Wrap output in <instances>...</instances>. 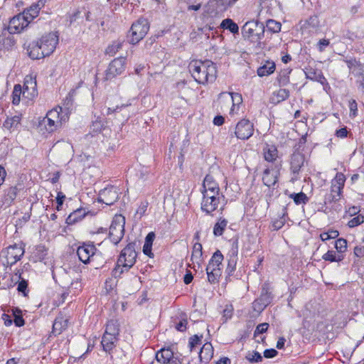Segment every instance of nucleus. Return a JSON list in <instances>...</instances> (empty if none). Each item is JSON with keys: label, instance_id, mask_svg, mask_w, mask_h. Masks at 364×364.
I'll list each match as a JSON object with an SVG mask.
<instances>
[{"label": "nucleus", "instance_id": "nucleus-1", "mask_svg": "<svg viewBox=\"0 0 364 364\" xmlns=\"http://www.w3.org/2000/svg\"><path fill=\"white\" fill-rule=\"evenodd\" d=\"M188 68L191 75L199 84L213 82L216 79L217 67L211 60H193Z\"/></svg>", "mask_w": 364, "mask_h": 364}, {"label": "nucleus", "instance_id": "nucleus-2", "mask_svg": "<svg viewBox=\"0 0 364 364\" xmlns=\"http://www.w3.org/2000/svg\"><path fill=\"white\" fill-rule=\"evenodd\" d=\"M244 40L251 43L260 46L261 41L264 37L265 27L262 23L258 21H250L246 22L241 29Z\"/></svg>", "mask_w": 364, "mask_h": 364}, {"label": "nucleus", "instance_id": "nucleus-3", "mask_svg": "<svg viewBox=\"0 0 364 364\" xmlns=\"http://www.w3.org/2000/svg\"><path fill=\"white\" fill-rule=\"evenodd\" d=\"M149 30V23L147 19L140 18L134 22L127 35L129 43L136 45L142 40Z\"/></svg>", "mask_w": 364, "mask_h": 364}, {"label": "nucleus", "instance_id": "nucleus-4", "mask_svg": "<svg viewBox=\"0 0 364 364\" xmlns=\"http://www.w3.org/2000/svg\"><path fill=\"white\" fill-rule=\"evenodd\" d=\"M24 252L25 250L23 243H15L9 245L5 249H3L1 252V256L6 259V261L3 262V264L6 266V267H11L21 259Z\"/></svg>", "mask_w": 364, "mask_h": 364}, {"label": "nucleus", "instance_id": "nucleus-5", "mask_svg": "<svg viewBox=\"0 0 364 364\" xmlns=\"http://www.w3.org/2000/svg\"><path fill=\"white\" fill-rule=\"evenodd\" d=\"M125 218L122 215H116L109 227V237L112 243L117 245L124 235Z\"/></svg>", "mask_w": 364, "mask_h": 364}, {"label": "nucleus", "instance_id": "nucleus-6", "mask_svg": "<svg viewBox=\"0 0 364 364\" xmlns=\"http://www.w3.org/2000/svg\"><path fill=\"white\" fill-rule=\"evenodd\" d=\"M229 242L230 244V249L226 255L228 265L225 269V273L227 274V277L232 276L236 269V265L238 259V237H232Z\"/></svg>", "mask_w": 364, "mask_h": 364}, {"label": "nucleus", "instance_id": "nucleus-7", "mask_svg": "<svg viewBox=\"0 0 364 364\" xmlns=\"http://www.w3.org/2000/svg\"><path fill=\"white\" fill-rule=\"evenodd\" d=\"M254 130V124L249 119L244 118L237 123L231 136H235L238 139L247 140L253 135Z\"/></svg>", "mask_w": 364, "mask_h": 364}, {"label": "nucleus", "instance_id": "nucleus-8", "mask_svg": "<svg viewBox=\"0 0 364 364\" xmlns=\"http://www.w3.org/2000/svg\"><path fill=\"white\" fill-rule=\"evenodd\" d=\"M126 58L123 57L114 58L109 64L105 72V80H112L118 75H122L125 70Z\"/></svg>", "mask_w": 364, "mask_h": 364}, {"label": "nucleus", "instance_id": "nucleus-9", "mask_svg": "<svg viewBox=\"0 0 364 364\" xmlns=\"http://www.w3.org/2000/svg\"><path fill=\"white\" fill-rule=\"evenodd\" d=\"M36 41L41 46V50L46 57L54 52L58 43V36L54 33H49L43 36Z\"/></svg>", "mask_w": 364, "mask_h": 364}, {"label": "nucleus", "instance_id": "nucleus-10", "mask_svg": "<svg viewBox=\"0 0 364 364\" xmlns=\"http://www.w3.org/2000/svg\"><path fill=\"white\" fill-rule=\"evenodd\" d=\"M136 243L129 242L120 252L117 259L118 263L127 264V267H133L136 262Z\"/></svg>", "mask_w": 364, "mask_h": 364}, {"label": "nucleus", "instance_id": "nucleus-11", "mask_svg": "<svg viewBox=\"0 0 364 364\" xmlns=\"http://www.w3.org/2000/svg\"><path fill=\"white\" fill-rule=\"evenodd\" d=\"M97 248L92 242H84L77 250V255L80 261L87 264L94 259Z\"/></svg>", "mask_w": 364, "mask_h": 364}, {"label": "nucleus", "instance_id": "nucleus-12", "mask_svg": "<svg viewBox=\"0 0 364 364\" xmlns=\"http://www.w3.org/2000/svg\"><path fill=\"white\" fill-rule=\"evenodd\" d=\"M119 199V189L114 186H107L100 191L97 201L107 205H112Z\"/></svg>", "mask_w": 364, "mask_h": 364}, {"label": "nucleus", "instance_id": "nucleus-13", "mask_svg": "<svg viewBox=\"0 0 364 364\" xmlns=\"http://www.w3.org/2000/svg\"><path fill=\"white\" fill-rule=\"evenodd\" d=\"M201 193L203 194L201 210L206 214L210 215L218 208L220 198L209 194L205 190L201 191Z\"/></svg>", "mask_w": 364, "mask_h": 364}, {"label": "nucleus", "instance_id": "nucleus-14", "mask_svg": "<svg viewBox=\"0 0 364 364\" xmlns=\"http://www.w3.org/2000/svg\"><path fill=\"white\" fill-rule=\"evenodd\" d=\"M29 25L22 13L14 16L9 21L10 33H21Z\"/></svg>", "mask_w": 364, "mask_h": 364}, {"label": "nucleus", "instance_id": "nucleus-15", "mask_svg": "<svg viewBox=\"0 0 364 364\" xmlns=\"http://www.w3.org/2000/svg\"><path fill=\"white\" fill-rule=\"evenodd\" d=\"M305 161V156L300 152H294L290 158V170L296 178L301 171Z\"/></svg>", "mask_w": 364, "mask_h": 364}, {"label": "nucleus", "instance_id": "nucleus-16", "mask_svg": "<svg viewBox=\"0 0 364 364\" xmlns=\"http://www.w3.org/2000/svg\"><path fill=\"white\" fill-rule=\"evenodd\" d=\"M343 61L346 63L350 73L353 74L355 77L363 75L364 66L360 60L353 57L346 56Z\"/></svg>", "mask_w": 364, "mask_h": 364}, {"label": "nucleus", "instance_id": "nucleus-17", "mask_svg": "<svg viewBox=\"0 0 364 364\" xmlns=\"http://www.w3.org/2000/svg\"><path fill=\"white\" fill-rule=\"evenodd\" d=\"M36 81L32 77L26 76L23 86V96L27 98L33 97L37 95Z\"/></svg>", "mask_w": 364, "mask_h": 364}, {"label": "nucleus", "instance_id": "nucleus-18", "mask_svg": "<svg viewBox=\"0 0 364 364\" xmlns=\"http://www.w3.org/2000/svg\"><path fill=\"white\" fill-rule=\"evenodd\" d=\"M306 77L309 80L320 82L322 85L328 84L326 77L321 70L318 71L310 66L304 70Z\"/></svg>", "mask_w": 364, "mask_h": 364}, {"label": "nucleus", "instance_id": "nucleus-19", "mask_svg": "<svg viewBox=\"0 0 364 364\" xmlns=\"http://www.w3.org/2000/svg\"><path fill=\"white\" fill-rule=\"evenodd\" d=\"M118 340L119 337L105 333L101 341L103 350L109 354L112 353V350L116 347V343Z\"/></svg>", "mask_w": 364, "mask_h": 364}, {"label": "nucleus", "instance_id": "nucleus-20", "mask_svg": "<svg viewBox=\"0 0 364 364\" xmlns=\"http://www.w3.org/2000/svg\"><path fill=\"white\" fill-rule=\"evenodd\" d=\"M28 55L32 60H39L46 58L43 51H42L41 46L36 41L29 43L27 48Z\"/></svg>", "mask_w": 364, "mask_h": 364}, {"label": "nucleus", "instance_id": "nucleus-21", "mask_svg": "<svg viewBox=\"0 0 364 364\" xmlns=\"http://www.w3.org/2000/svg\"><path fill=\"white\" fill-rule=\"evenodd\" d=\"M173 354L171 347L162 348L156 353V359L159 363L166 364L175 358Z\"/></svg>", "mask_w": 364, "mask_h": 364}, {"label": "nucleus", "instance_id": "nucleus-22", "mask_svg": "<svg viewBox=\"0 0 364 364\" xmlns=\"http://www.w3.org/2000/svg\"><path fill=\"white\" fill-rule=\"evenodd\" d=\"M214 349L210 343H205L200 350L199 359L201 363H208L213 356Z\"/></svg>", "mask_w": 364, "mask_h": 364}, {"label": "nucleus", "instance_id": "nucleus-23", "mask_svg": "<svg viewBox=\"0 0 364 364\" xmlns=\"http://www.w3.org/2000/svg\"><path fill=\"white\" fill-rule=\"evenodd\" d=\"M206 191L208 193L209 192H217L220 191V188L218 184L215 181L213 176L207 174L203 180L202 190Z\"/></svg>", "mask_w": 364, "mask_h": 364}, {"label": "nucleus", "instance_id": "nucleus-24", "mask_svg": "<svg viewBox=\"0 0 364 364\" xmlns=\"http://www.w3.org/2000/svg\"><path fill=\"white\" fill-rule=\"evenodd\" d=\"M68 326V318H65L63 315H58L53 324V331L60 334L63 331L65 330Z\"/></svg>", "mask_w": 364, "mask_h": 364}, {"label": "nucleus", "instance_id": "nucleus-25", "mask_svg": "<svg viewBox=\"0 0 364 364\" xmlns=\"http://www.w3.org/2000/svg\"><path fill=\"white\" fill-rule=\"evenodd\" d=\"M223 259L224 256L222 252L219 250H216L211 257L206 267V270H211L213 268H221L220 266H222Z\"/></svg>", "mask_w": 364, "mask_h": 364}, {"label": "nucleus", "instance_id": "nucleus-26", "mask_svg": "<svg viewBox=\"0 0 364 364\" xmlns=\"http://www.w3.org/2000/svg\"><path fill=\"white\" fill-rule=\"evenodd\" d=\"M259 297L261 298L262 300L264 301V303L267 305L272 303L274 299V294L272 293V289L269 283L264 282L262 284Z\"/></svg>", "mask_w": 364, "mask_h": 364}, {"label": "nucleus", "instance_id": "nucleus-27", "mask_svg": "<svg viewBox=\"0 0 364 364\" xmlns=\"http://www.w3.org/2000/svg\"><path fill=\"white\" fill-rule=\"evenodd\" d=\"M220 27L223 30L230 31L233 36L239 35L238 25L230 18H225L220 23Z\"/></svg>", "mask_w": 364, "mask_h": 364}, {"label": "nucleus", "instance_id": "nucleus-28", "mask_svg": "<svg viewBox=\"0 0 364 364\" xmlns=\"http://www.w3.org/2000/svg\"><path fill=\"white\" fill-rule=\"evenodd\" d=\"M289 97V91L287 89L280 88L279 90L273 92L272 96L270 98V102L272 104L277 105Z\"/></svg>", "mask_w": 364, "mask_h": 364}, {"label": "nucleus", "instance_id": "nucleus-29", "mask_svg": "<svg viewBox=\"0 0 364 364\" xmlns=\"http://www.w3.org/2000/svg\"><path fill=\"white\" fill-rule=\"evenodd\" d=\"M86 215L85 210L79 208L71 213L66 218L65 223L68 225H72L82 220Z\"/></svg>", "mask_w": 364, "mask_h": 364}, {"label": "nucleus", "instance_id": "nucleus-30", "mask_svg": "<svg viewBox=\"0 0 364 364\" xmlns=\"http://www.w3.org/2000/svg\"><path fill=\"white\" fill-rule=\"evenodd\" d=\"M119 326L120 325L117 319H110L106 324L105 333L119 337L120 331Z\"/></svg>", "mask_w": 364, "mask_h": 364}, {"label": "nucleus", "instance_id": "nucleus-31", "mask_svg": "<svg viewBox=\"0 0 364 364\" xmlns=\"http://www.w3.org/2000/svg\"><path fill=\"white\" fill-rule=\"evenodd\" d=\"M278 151L275 146L267 144L263 149L264 158L267 161L273 162L277 158Z\"/></svg>", "mask_w": 364, "mask_h": 364}, {"label": "nucleus", "instance_id": "nucleus-32", "mask_svg": "<svg viewBox=\"0 0 364 364\" xmlns=\"http://www.w3.org/2000/svg\"><path fill=\"white\" fill-rule=\"evenodd\" d=\"M292 69L289 68H284L280 71L277 78L279 87H284L289 84V75Z\"/></svg>", "mask_w": 364, "mask_h": 364}, {"label": "nucleus", "instance_id": "nucleus-33", "mask_svg": "<svg viewBox=\"0 0 364 364\" xmlns=\"http://www.w3.org/2000/svg\"><path fill=\"white\" fill-rule=\"evenodd\" d=\"M275 68L274 62L267 61L264 65L257 69V73L259 77L268 76L274 72Z\"/></svg>", "mask_w": 364, "mask_h": 364}, {"label": "nucleus", "instance_id": "nucleus-34", "mask_svg": "<svg viewBox=\"0 0 364 364\" xmlns=\"http://www.w3.org/2000/svg\"><path fill=\"white\" fill-rule=\"evenodd\" d=\"M203 247L200 242H196L193 247L191 261L200 264L202 262Z\"/></svg>", "mask_w": 364, "mask_h": 364}, {"label": "nucleus", "instance_id": "nucleus-35", "mask_svg": "<svg viewBox=\"0 0 364 364\" xmlns=\"http://www.w3.org/2000/svg\"><path fill=\"white\" fill-rule=\"evenodd\" d=\"M277 176L274 173H271L269 168H266L263 172L262 181L263 183L270 187L274 186L277 182Z\"/></svg>", "mask_w": 364, "mask_h": 364}, {"label": "nucleus", "instance_id": "nucleus-36", "mask_svg": "<svg viewBox=\"0 0 364 364\" xmlns=\"http://www.w3.org/2000/svg\"><path fill=\"white\" fill-rule=\"evenodd\" d=\"M289 197L294 200L296 205H306L309 201V197L302 191L289 193Z\"/></svg>", "mask_w": 364, "mask_h": 364}, {"label": "nucleus", "instance_id": "nucleus-37", "mask_svg": "<svg viewBox=\"0 0 364 364\" xmlns=\"http://www.w3.org/2000/svg\"><path fill=\"white\" fill-rule=\"evenodd\" d=\"M39 10L34 4H31L29 7L25 9L22 12L28 23H30L36 17L38 16Z\"/></svg>", "mask_w": 364, "mask_h": 364}, {"label": "nucleus", "instance_id": "nucleus-38", "mask_svg": "<svg viewBox=\"0 0 364 364\" xmlns=\"http://www.w3.org/2000/svg\"><path fill=\"white\" fill-rule=\"evenodd\" d=\"M206 273L208 282L214 284L219 282L220 277L222 274V268H213L211 270H206Z\"/></svg>", "mask_w": 364, "mask_h": 364}, {"label": "nucleus", "instance_id": "nucleus-39", "mask_svg": "<svg viewBox=\"0 0 364 364\" xmlns=\"http://www.w3.org/2000/svg\"><path fill=\"white\" fill-rule=\"evenodd\" d=\"M21 117L15 115L12 117H8L4 122L3 126L8 130L16 129L20 124Z\"/></svg>", "mask_w": 364, "mask_h": 364}, {"label": "nucleus", "instance_id": "nucleus-40", "mask_svg": "<svg viewBox=\"0 0 364 364\" xmlns=\"http://www.w3.org/2000/svg\"><path fill=\"white\" fill-rule=\"evenodd\" d=\"M264 27L265 31L270 32L271 33H276L281 31L282 24L280 22L274 19H268L266 21Z\"/></svg>", "mask_w": 364, "mask_h": 364}, {"label": "nucleus", "instance_id": "nucleus-41", "mask_svg": "<svg viewBox=\"0 0 364 364\" xmlns=\"http://www.w3.org/2000/svg\"><path fill=\"white\" fill-rule=\"evenodd\" d=\"M12 316L14 317L13 322L14 325L17 327H21L24 326L25 321L23 318L22 311L18 308L15 307L12 309Z\"/></svg>", "mask_w": 364, "mask_h": 364}, {"label": "nucleus", "instance_id": "nucleus-42", "mask_svg": "<svg viewBox=\"0 0 364 364\" xmlns=\"http://www.w3.org/2000/svg\"><path fill=\"white\" fill-rule=\"evenodd\" d=\"M322 259L330 262H341L344 259L343 255L336 254L333 250H328L323 255Z\"/></svg>", "mask_w": 364, "mask_h": 364}, {"label": "nucleus", "instance_id": "nucleus-43", "mask_svg": "<svg viewBox=\"0 0 364 364\" xmlns=\"http://www.w3.org/2000/svg\"><path fill=\"white\" fill-rule=\"evenodd\" d=\"M228 220L225 218H220L213 228V235L216 237L221 236L228 225Z\"/></svg>", "mask_w": 364, "mask_h": 364}, {"label": "nucleus", "instance_id": "nucleus-44", "mask_svg": "<svg viewBox=\"0 0 364 364\" xmlns=\"http://www.w3.org/2000/svg\"><path fill=\"white\" fill-rule=\"evenodd\" d=\"M228 95L230 96L232 105L230 109V114L235 111V109H238L239 105L242 102V95L237 92H229Z\"/></svg>", "mask_w": 364, "mask_h": 364}, {"label": "nucleus", "instance_id": "nucleus-45", "mask_svg": "<svg viewBox=\"0 0 364 364\" xmlns=\"http://www.w3.org/2000/svg\"><path fill=\"white\" fill-rule=\"evenodd\" d=\"M123 42L114 41L105 50V54L109 56H114L120 49H122Z\"/></svg>", "mask_w": 364, "mask_h": 364}, {"label": "nucleus", "instance_id": "nucleus-46", "mask_svg": "<svg viewBox=\"0 0 364 364\" xmlns=\"http://www.w3.org/2000/svg\"><path fill=\"white\" fill-rule=\"evenodd\" d=\"M341 198L336 196V194H333V193H326L324 196V206L325 209L323 210V212L328 213V210H330L328 208V205H331L332 203H335L338 202Z\"/></svg>", "mask_w": 364, "mask_h": 364}, {"label": "nucleus", "instance_id": "nucleus-47", "mask_svg": "<svg viewBox=\"0 0 364 364\" xmlns=\"http://www.w3.org/2000/svg\"><path fill=\"white\" fill-rule=\"evenodd\" d=\"M75 95V91L72 90L68 92L65 98L63 100V106L67 110L73 109Z\"/></svg>", "mask_w": 364, "mask_h": 364}, {"label": "nucleus", "instance_id": "nucleus-48", "mask_svg": "<svg viewBox=\"0 0 364 364\" xmlns=\"http://www.w3.org/2000/svg\"><path fill=\"white\" fill-rule=\"evenodd\" d=\"M48 254V250L45 247V245H38L36 247L35 251H34V256L36 259H38L40 261L43 260L46 258V256Z\"/></svg>", "mask_w": 364, "mask_h": 364}, {"label": "nucleus", "instance_id": "nucleus-49", "mask_svg": "<svg viewBox=\"0 0 364 364\" xmlns=\"http://www.w3.org/2000/svg\"><path fill=\"white\" fill-rule=\"evenodd\" d=\"M335 248L339 255H343L347 250V240L344 238H338L335 241Z\"/></svg>", "mask_w": 364, "mask_h": 364}, {"label": "nucleus", "instance_id": "nucleus-50", "mask_svg": "<svg viewBox=\"0 0 364 364\" xmlns=\"http://www.w3.org/2000/svg\"><path fill=\"white\" fill-rule=\"evenodd\" d=\"M23 95L22 87L20 85H16L12 92V103L17 105L20 102L21 95Z\"/></svg>", "mask_w": 364, "mask_h": 364}, {"label": "nucleus", "instance_id": "nucleus-51", "mask_svg": "<svg viewBox=\"0 0 364 364\" xmlns=\"http://www.w3.org/2000/svg\"><path fill=\"white\" fill-rule=\"evenodd\" d=\"M28 286V280L21 279V280L18 282L17 290L19 293H21L23 296H27L29 292Z\"/></svg>", "mask_w": 364, "mask_h": 364}, {"label": "nucleus", "instance_id": "nucleus-52", "mask_svg": "<svg viewBox=\"0 0 364 364\" xmlns=\"http://www.w3.org/2000/svg\"><path fill=\"white\" fill-rule=\"evenodd\" d=\"M346 180V176L341 172H338L331 183H336L340 191L341 189H343Z\"/></svg>", "mask_w": 364, "mask_h": 364}, {"label": "nucleus", "instance_id": "nucleus-53", "mask_svg": "<svg viewBox=\"0 0 364 364\" xmlns=\"http://www.w3.org/2000/svg\"><path fill=\"white\" fill-rule=\"evenodd\" d=\"M18 188L16 186L9 188L5 192V200L12 202L17 196Z\"/></svg>", "mask_w": 364, "mask_h": 364}, {"label": "nucleus", "instance_id": "nucleus-54", "mask_svg": "<svg viewBox=\"0 0 364 364\" xmlns=\"http://www.w3.org/2000/svg\"><path fill=\"white\" fill-rule=\"evenodd\" d=\"M203 338V336L194 335L189 338L188 341V346L190 348V350L193 351V349L201 343V340Z\"/></svg>", "mask_w": 364, "mask_h": 364}, {"label": "nucleus", "instance_id": "nucleus-55", "mask_svg": "<svg viewBox=\"0 0 364 364\" xmlns=\"http://www.w3.org/2000/svg\"><path fill=\"white\" fill-rule=\"evenodd\" d=\"M43 124L46 127V130L48 132H53L60 125L59 124H57L55 121H53L50 119H48L47 117H45L43 119Z\"/></svg>", "mask_w": 364, "mask_h": 364}, {"label": "nucleus", "instance_id": "nucleus-56", "mask_svg": "<svg viewBox=\"0 0 364 364\" xmlns=\"http://www.w3.org/2000/svg\"><path fill=\"white\" fill-rule=\"evenodd\" d=\"M105 124L102 120L101 119H96L95 121L92 122L90 129L92 132L95 134L100 133L103 129H104Z\"/></svg>", "mask_w": 364, "mask_h": 364}, {"label": "nucleus", "instance_id": "nucleus-57", "mask_svg": "<svg viewBox=\"0 0 364 364\" xmlns=\"http://www.w3.org/2000/svg\"><path fill=\"white\" fill-rule=\"evenodd\" d=\"M286 213H284L283 215L278 219H275L272 221V226L273 230H279L281 229L285 224L284 215Z\"/></svg>", "mask_w": 364, "mask_h": 364}, {"label": "nucleus", "instance_id": "nucleus-58", "mask_svg": "<svg viewBox=\"0 0 364 364\" xmlns=\"http://www.w3.org/2000/svg\"><path fill=\"white\" fill-rule=\"evenodd\" d=\"M246 359L252 363H259L262 361V356L259 352L253 351L252 354L246 355Z\"/></svg>", "mask_w": 364, "mask_h": 364}, {"label": "nucleus", "instance_id": "nucleus-59", "mask_svg": "<svg viewBox=\"0 0 364 364\" xmlns=\"http://www.w3.org/2000/svg\"><path fill=\"white\" fill-rule=\"evenodd\" d=\"M46 117L55 121L57 124H61L60 121L59 120L60 112L57 109L50 110L47 113Z\"/></svg>", "mask_w": 364, "mask_h": 364}, {"label": "nucleus", "instance_id": "nucleus-60", "mask_svg": "<svg viewBox=\"0 0 364 364\" xmlns=\"http://www.w3.org/2000/svg\"><path fill=\"white\" fill-rule=\"evenodd\" d=\"M364 223V215H358L356 217H354L348 222V226L350 228H354L356 227L360 224Z\"/></svg>", "mask_w": 364, "mask_h": 364}, {"label": "nucleus", "instance_id": "nucleus-61", "mask_svg": "<svg viewBox=\"0 0 364 364\" xmlns=\"http://www.w3.org/2000/svg\"><path fill=\"white\" fill-rule=\"evenodd\" d=\"M350 117H355L358 115V104L355 100H350L348 103Z\"/></svg>", "mask_w": 364, "mask_h": 364}, {"label": "nucleus", "instance_id": "nucleus-62", "mask_svg": "<svg viewBox=\"0 0 364 364\" xmlns=\"http://www.w3.org/2000/svg\"><path fill=\"white\" fill-rule=\"evenodd\" d=\"M265 304H262L257 301L256 299L252 304V310L256 312L257 315L260 314L266 308Z\"/></svg>", "mask_w": 364, "mask_h": 364}, {"label": "nucleus", "instance_id": "nucleus-63", "mask_svg": "<svg viewBox=\"0 0 364 364\" xmlns=\"http://www.w3.org/2000/svg\"><path fill=\"white\" fill-rule=\"evenodd\" d=\"M123 274V267L118 264V260L117 261L114 268L112 270V277L114 279H119L122 277Z\"/></svg>", "mask_w": 364, "mask_h": 364}, {"label": "nucleus", "instance_id": "nucleus-64", "mask_svg": "<svg viewBox=\"0 0 364 364\" xmlns=\"http://www.w3.org/2000/svg\"><path fill=\"white\" fill-rule=\"evenodd\" d=\"M269 328V323H262L257 325L256 327V329L254 333V336H257L258 334H262L268 330Z\"/></svg>", "mask_w": 364, "mask_h": 364}]
</instances>
